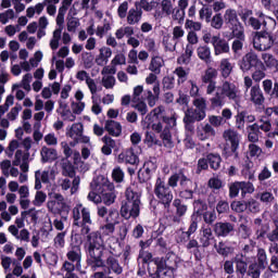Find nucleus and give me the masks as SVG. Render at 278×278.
I'll return each mask as SVG.
<instances>
[{
	"label": "nucleus",
	"mask_w": 278,
	"mask_h": 278,
	"mask_svg": "<svg viewBox=\"0 0 278 278\" xmlns=\"http://www.w3.org/2000/svg\"><path fill=\"white\" fill-rule=\"evenodd\" d=\"M87 266L93 271L91 278H114L110 275H123L118 256L105 250L100 232H91L85 242Z\"/></svg>",
	"instance_id": "nucleus-1"
},
{
	"label": "nucleus",
	"mask_w": 278,
	"mask_h": 278,
	"mask_svg": "<svg viewBox=\"0 0 278 278\" xmlns=\"http://www.w3.org/2000/svg\"><path fill=\"white\" fill-rule=\"evenodd\" d=\"M91 190L101 194V201L104 205H112L116 201V194H114V184L110 182L105 176L100 175L90 184Z\"/></svg>",
	"instance_id": "nucleus-2"
},
{
	"label": "nucleus",
	"mask_w": 278,
	"mask_h": 278,
	"mask_svg": "<svg viewBox=\"0 0 278 278\" xmlns=\"http://www.w3.org/2000/svg\"><path fill=\"white\" fill-rule=\"evenodd\" d=\"M225 99L238 101V86L236 84L224 81L222 86L217 87L216 94L211 99V103L215 108H223Z\"/></svg>",
	"instance_id": "nucleus-3"
},
{
	"label": "nucleus",
	"mask_w": 278,
	"mask_h": 278,
	"mask_svg": "<svg viewBox=\"0 0 278 278\" xmlns=\"http://www.w3.org/2000/svg\"><path fill=\"white\" fill-rule=\"evenodd\" d=\"M154 194L161 205L164 206L165 210H170V203H173V189L166 185V180L162 177H157L154 184Z\"/></svg>",
	"instance_id": "nucleus-4"
},
{
	"label": "nucleus",
	"mask_w": 278,
	"mask_h": 278,
	"mask_svg": "<svg viewBox=\"0 0 278 278\" xmlns=\"http://www.w3.org/2000/svg\"><path fill=\"white\" fill-rule=\"evenodd\" d=\"M222 163L223 157H220V154L214 152L207 153L205 157L198 160L197 175H201L202 170H207L208 168L219 170Z\"/></svg>",
	"instance_id": "nucleus-5"
},
{
	"label": "nucleus",
	"mask_w": 278,
	"mask_h": 278,
	"mask_svg": "<svg viewBox=\"0 0 278 278\" xmlns=\"http://www.w3.org/2000/svg\"><path fill=\"white\" fill-rule=\"evenodd\" d=\"M252 42L256 51H268L275 45V38L268 31L252 33Z\"/></svg>",
	"instance_id": "nucleus-6"
},
{
	"label": "nucleus",
	"mask_w": 278,
	"mask_h": 278,
	"mask_svg": "<svg viewBox=\"0 0 278 278\" xmlns=\"http://www.w3.org/2000/svg\"><path fill=\"white\" fill-rule=\"evenodd\" d=\"M224 20L229 29H231L232 36H235V38L242 39L244 28L242 27V23L238 20V13H236V10H226Z\"/></svg>",
	"instance_id": "nucleus-7"
},
{
	"label": "nucleus",
	"mask_w": 278,
	"mask_h": 278,
	"mask_svg": "<svg viewBox=\"0 0 278 278\" xmlns=\"http://www.w3.org/2000/svg\"><path fill=\"white\" fill-rule=\"evenodd\" d=\"M163 123H165V128L161 132V139L163 140V144L166 149H173L175 143H173V135L170 134V127H175L177 125V117L175 115L172 116H162Z\"/></svg>",
	"instance_id": "nucleus-8"
},
{
	"label": "nucleus",
	"mask_w": 278,
	"mask_h": 278,
	"mask_svg": "<svg viewBox=\"0 0 278 278\" xmlns=\"http://www.w3.org/2000/svg\"><path fill=\"white\" fill-rule=\"evenodd\" d=\"M151 278H173L175 277V267L166 261H162L157 267L152 269L149 274Z\"/></svg>",
	"instance_id": "nucleus-9"
},
{
	"label": "nucleus",
	"mask_w": 278,
	"mask_h": 278,
	"mask_svg": "<svg viewBox=\"0 0 278 278\" xmlns=\"http://www.w3.org/2000/svg\"><path fill=\"white\" fill-rule=\"evenodd\" d=\"M139 257L143 266H147L148 275L164 261V256L153 257V253L143 250L139 251Z\"/></svg>",
	"instance_id": "nucleus-10"
},
{
	"label": "nucleus",
	"mask_w": 278,
	"mask_h": 278,
	"mask_svg": "<svg viewBox=\"0 0 278 278\" xmlns=\"http://www.w3.org/2000/svg\"><path fill=\"white\" fill-rule=\"evenodd\" d=\"M121 214L124 218H138L140 216V203L124 200L122 202Z\"/></svg>",
	"instance_id": "nucleus-11"
},
{
	"label": "nucleus",
	"mask_w": 278,
	"mask_h": 278,
	"mask_svg": "<svg viewBox=\"0 0 278 278\" xmlns=\"http://www.w3.org/2000/svg\"><path fill=\"white\" fill-rule=\"evenodd\" d=\"M118 164H130V166H136L140 164V157L136 154L134 147L124 149L117 156Z\"/></svg>",
	"instance_id": "nucleus-12"
},
{
	"label": "nucleus",
	"mask_w": 278,
	"mask_h": 278,
	"mask_svg": "<svg viewBox=\"0 0 278 278\" xmlns=\"http://www.w3.org/2000/svg\"><path fill=\"white\" fill-rule=\"evenodd\" d=\"M197 229H199V224H197V215H191L188 230L181 231V233L177 238V243L188 244L193 233H197Z\"/></svg>",
	"instance_id": "nucleus-13"
},
{
	"label": "nucleus",
	"mask_w": 278,
	"mask_h": 278,
	"mask_svg": "<svg viewBox=\"0 0 278 278\" xmlns=\"http://www.w3.org/2000/svg\"><path fill=\"white\" fill-rule=\"evenodd\" d=\"M80 224L78 227H80V233L81 236H90V225H92V218L90 217V208L88 207H81L80 208Z\"/></svg>",
	"instance_id": "nucleus-14"
},
{
	"label": "nucleus",
	"mask_w": 278,
	"mask_h": 278,
	"mask_svg": "<svg viewBox=\"0 0 278 278\" xmlns=\"http://www.w3.org/2000/svg\"><path fill=\"white\" fill-rule=\"evenodd\" d=\"M206 116L205 111L199 109H188L185 112L184 123L185 125H192L194 123H201Z\"/></svg>",
	"instance_id": "nucleus-15"
},
{
	"label": "nucleus",
	"mask_w": 278,
	"mask_h": 278,
	"mask_svg": "<svg viewBox=\"0 0 278 278\" xmlns=\"http://www.w3.org/2000/svg\"><path fill=\"white\" fill-rule=\"evenodd\" d=\"M211 45H213L215 55L229 53V42L225 38H220V35L213 36Z\"/></svg>",
	"instance_id": "nucleus-16"
},
{
	"label": "nucleus",
	"mask_w": 278,
	"mask_h": 278,
	"mask_svg": "<svg viewBox=\"0 0 278 278\" xmlns=\"http://www.w3.org/2000/svg\"><path fill=\"white\" fill-rule=\"evenodd\" d=\"M47 207L52 214H68L71 206L66 202H55V200L48 201Z\"/></svg>",
	"instance_id": "nucleus-17"
},
{
	"label": "nucleus",
	"mask_w": 278,
	"mask_h": 278,
	"mask_svg": "<svg viewBox=\"0 0 278 278\" xmlns=\"http://www.w3.org/2000/svg\"><path fill=\"white\" fill-rule=\"evenodd\" d=\"M215 236L217 238H227L231 231H233V226L231 223H223V222H217L214 227H213Z\"/></svg>",
	"instance_id": "nucleus-18"
},
{
	"label": "nucleus",
	"mask_w": 278,
	"mask_h": 278,
	"mask_svg": "<svg viewBox=\"0 0 278 278\" xmlns=\"http://www.w3.org/2000/svg\"><path fill=\"white\" fill-rule=\"evenodd\" d=\"M104 129L108 131L109 136H112L113 138H118L121 134H123V126L119 122L114 119H106Z\"/></svg>",
	"instance_id": "nucleus-19"
},
{
	"label": "nucleus",
	"mask_w": 278,
	"mask_h": 278,
	"mask_svg": "<svg viewBox=\"0 0 278 278\" xmlns=\"http://www.w3.org/2000/svg\"><path fill=\"white\" fill-rule=\"evenodd\" d=\"M173 207L176 208V215L174 216L173 222L181 223V218H184V216H186V214L188 212V205L184 204L181 199L176 198L173 201Z\"/></svg>",
	"instance_id": "nucleus-20"
},
{
	"label": "nucleus",
	"mask_w": 278,
	"mask_h": 278,
	"mask_svg": "<svg viewBox=\"0 0 278 278\" xmlns=\"http://www.w3.org/2000/svg\"><path fill=\"white\" fill-rule=\"evenodd\" d=\"M206 212L207 203L204 200L198 199L193 201V213L191 216H197V225H199L201 216H203Z\"/></svg>",
	"instance_id": "nucleus-21"
},
{
	"label": "nucleus",
	"mask_w": 278,
	"mask_h": 278,
	"mask_svg": "<svg viewBox=\"0 0 278 278\" xmlns=\"http://www.w3.org/2000/svg\"><path fill=\"white\" fill-rule=\"evenodd\" d=\"M40 153L42 164H47V162H55V160H58V150L53 148L42 147Z\"/></svg>",
	"instance_id": "nucleus-22"
},
{
	"label": "nucleus",
	"mask_w": 278,
	"mask_h": 278,
	"mask_svg": "<svg viewBox=\"0 0 278 278\" xmlns=\"http://www.w3.org/2000/svg\"><path fill=\"white\" fill-rule=\"evenodd\" d=\"M66 257L68 262L79 264L81 262V248L68 245Z\"/></svg>",
	"instance_id": "nucleus-23"
},
{
	"label": "nucleus",
	"mask_w": 278,
	"mask_h": 278,
	"mask_svg": "<svg viewBox=\"0 0 278 278\" xmlns=\"http://www.w3.org/2000/svg\"><path fill=\"white\" fill-rule=\"evenodd\" d=\"M162 66H164V60L160 55H153L149 65V71L154 75L162 73Z\"/></svg>",
	"instance_id": "nucleus-24"
},
{
	"label": "nucleus",
	"mask_w": 278,
	"mask_h": 278,
	"mask_svg": "<svg viewBox=\"0 0 278 278\" xmlns=\"http://www.w3.org/2000/svg\"><path fill=\"white\" fill-rule=\"evenodd\" d=\"M224 138L226 142H230V147H233V149H236V147H240V137L237 131L232 129L225 130Z\"/></svg>",
	"instance_id": "nucleus-25"
},
{
	"label": "nucleus",
	"mask_w": 278,
	"mask_h": 278,
	"mask_svg": "<svg viewBox=\"0 0 278 278\" xmlns=\"http://www.w3.org/2000/svg\"><path fill=\"white\" fill-rule=\"evenodd\" d=\"M240 190H241V197H244V181H235L230 184L229 186L230 199H236V197L240 194Z\"/></svg>",
	"instance_id": "nucleus-26"
},
{
	"label": "nucleus",
	"mask_w": 278,
	"mask_h": 278,
	"mask_svg": "<svg viewBox=\"0 0 278 278\" xmlns=\"http://www.w3.org/2000/svg\"><path fill=\"white\" fill-rule=\"evenodd\" d=\"M198 58L205 62V64H210L212 62V50L207 46H200L197 49Z\"/></svg>",
	"instance_id": "nucleus-27"
},
{
	"label": "nucleus",
	"mask_w": 278,
	"mask_h": 278,
	"mask_svg": "<svg viewBox=\"0 0 278 278\" xmlns=\"http://www.w3.org/2000/svg\"><path fill=\"white\" fill-rule=\"evenodd\" d=\"M142 20V9H130L127 15L128 25H136Z\"/></svg>",
	"instance_id": "nucleus-28"
},
{
	"label": "nucleus",
	"mask_w": 278,
	"mask_h": 278,
	"mask_svg": "<svg viewBox=\"0 0 278 278\" xmlns=\"http://www.w3.org/2000/svg\"><path fill=\"white\" fill-rule=\"evenodd\" d=\"M215 249L218 255H222V257H229V255L233 253V248L224 241H219L218 244H215Z\"/></svg>",
	"instance_id": "nucleus-29"
},
{
	"label": "nucleus",
	"mask_w": 278,
	"mask_h": 278,
	"mask_svg": "<svg viewBox=\"0 0 278 278\" xmlns=\"http://www.w3.org/2000/svg\"><path fill=\"white\" fill-rule=\"evenodd\" d=\"M144 144H147V147L149 149L153 148V147H164V141H160L157 138H155V132L152 131H147L146 132V138H144Z\"/></svg>",
	"instance_id": "nucleus-30"
},
{
	"label": "nucleus",
	"mask_w": 278,
	"mask_h": 278,
	"mask_svg": "<svg viewBox=\"0 0 278 278\" xmlns=\"http://www.w3.org/2000/svg\"><path fill=\"white\" fill-rule=\"evenodd\" d=\"M211 240H214V233H212V228H204L202 230V237L200 238V243L203 249H207L210 247Z\"/></svg>",
	"instance_id": "nucleus-31"
},
{
	"label": "nucleus",
	"mask_w": 278,
	"mask_h": 278,
	"mask_svg": "<svg viewBox=\"0 0 278 278\" xmlns=\"http://www.w3.org/2000/svg\"><path fill=\"white\" fill-rule=\"evenodd\" d=\"M250 94L251 101H253V103H255L256 105H262L264 103V94L262 93V89H260V86L252 87Z\"/></svg>",
	"instance_id": "nucleus-32"
},
{
	"label": "nucleus",
	"mask_w": 278,
	"mask_h": 278,
	"mask_svg": "<svg viewBox=\"0 0 278 278\" xmlns=\"http://www.w3.org/2000/svg\"><path fill=\"white\" fill-rule=\"evenodd\" d=\"M248 140L253 144L260 141V126L257 124L248 127Z\"/></svg>",
	"instance_id": "nucleus-33"
},
{
	"label": "nucleus",
	"mask_w": 278,
	"mask_h": 278,
	"mask_svg": "<svg viewBox=\"0 0 278 278\" xmlns=\"http://www.w3.org/2000/svg\"><path fill=\"white\" fill-rule=\"evenodd\" d=\"M238 146H235L233 148V146H229V143H226L223 149L222 155L223 157H225V160H229V157L231 156H233L235 160H238Z\"/></svg>",
	"instance_id": "nucleus-34"
},
{
	"label": "nucleus",
	"mask_w": 278,
	"mask_h": 278,
	"mask_svg": "<svg viewBox=\"0 0 278 278\" xmlns=\"http://www.w3.org/2000/svg\"><path fill=\"white\" fill-rule=\"evenodd\" d=\"M192 53H194V47L187 45L185 53L178 58V64H190V60H192Z\"/></svg>",
	"instance_id": "nucleus-35"
},
{
	"label": "nucleus",
	"mask_w": 278,
	"mask_h": 278,
	"mask_svg": "<svg viewBox=\"0 0 278 278\" xmlns=\"http://www.w3.org/2000/svg\"><path fill=\"white\" fill-rule=\"evenodd\" d=\"M174 74L177 75V84L178 86H181V84H186L188 81V75H190V72L186 71L184 67L178 66L175 68Z\"/></svg>",
	"instance_id": "nucleus-36"
},
{
	"label": "nucleus",
	"mask_w": 278,
	"mask_h": 278,
	"mask_svg": "<svg viewBox=\"0 0 278 278\" xmlns=\"http://www.w3.org/2000/svg\"><path fill=\"white\" fill-rule=\"evenodd\" d=\"M216 77H218V71L214 67H208L202 76V81L203 84L213 83Z\"/></svg>",
	"instance_id": "nucleus-37"
},
{
	"label": "nucleus",
	"mask_w": 278,
	"mask_h": 278,
	"mask_svg": "<svg viewBox=\"0 0 278 278\" xmlns=\"http://www.w3.org/2000/svg\"><path fill=\"white\" fill-rule=\"evenodd\" d=\"M219 68L222 71V76L224 79H227L229 75H231V71L233 67H231V63L229 62V59H223L219 65Z\"/></svg>",
	"instance_id": "nucleus-38"
},
{
	"label": "nucleus",
	"mask_w": 278,
	"mask_h": 278,
	"mask_svg": "<svg viewBox=\"0 0 278 278\" xmlns=\"http://www.w3.org/2000/svg\"><path fill=\"white\" fill-rule=\"evenodd\" d=\"M245 58L250 66H254L255 68H264V63L257 59V54L250 52Z\"/></svg>",
	"instance_id": "nucleus-39"
},
{
	"label": "nucleus",
	"mask_w": 278,
	"mask_h": 278,
	"mask_svg": "<svg viewBox=\"0 0 278 278\" xmlns=\"http://www.w3.org/2000/svg\"><path fill=\"white\" fill-rule=\"evenodd\" d=\"M179 186L181 190H190V186H192V179H190L186 173L184 172V168H180V180Z\"/></svg>",
	"instance_id": "nucleus-40"
},
{
	"label": "nucleus",
	"mask_w": 278,
	"mask_h": 278,
	"mask_svg": "<svg viewBox=\"0 0 278 278\" xmlns=\"http://www.w3.org/2000/svg\"><path fill=\"white\" fill-rule=\"evenodd\" d=\"M81 60L85 68H92L94 66V54L92 52H83Z\"/></svg>",
	"instance_id": "nucleus-41"
},
{
	"label": "nucleus",
	"mask_w": 278,
	"mask_h": 278,
	"mask_svg": "<svg viewBox=\"0 0 278 278\" xmlns=\"http://www.w3.org/2000/svg\"><path fill=\"white\" fill-rule=\"evenodd\" d=\"M112 179L115 184H123V181H125V172H123L121 166H117L112 170Z\"/></svg>",
	"instance_id": "nucleus-42"
},
{
	"label": "nucleus",
	"mask_w": 278,
	"mask_h": 278,
	"mask_svg": "<svg viewBox=\"0 0 278 278\" xmlns=\"http://www.w3.org/2000/svg\"><path fill=\"white\" fill-rule=\"evenodd\" d=\"M81 204H78L73 208V225L74 227H79L81 225Z\"/></svg>",
	"instance_id": "nucleus-43"
},
{
	"label": "nucleus",
	"mask_w": 278,
	"mask_h": 278,
	"mask_svg": "<svg viewBox=\"0 0 278 278\" xmlns=\"http://www.w3.org/2000/svg\"><path fill=\"white\" fill-rule=\"evenodd\" d=\"M84 135V124L83 123H76L73 124L70 131L67 132V136L70 138H73V136H81Z\"/></svg>",
	"instance_id": "nucleus-44"
},
{
	"label": "nucleus",
	"mask_w": 278,
	"mask_h": 278,
	"mask_svg": "<svg viewBox=\"0 0 278 278\" xmlns=\"http://www.w3.org/2000/svg\"><path fill=\"white\" fill-rule=\"evenodd\" d=\"M233 262L236 264L237 273H240V275L244 276V254H237L233 258Z\"/></svg>",
	"instance_id": "nucleus-45"
},
{
	"label": "nucleus",
	"mask_w": 278,
	"mask_h": 278,
	"mask_svg": "<svg viewBox=\"0 0 278 278\" xmlns=\"http://www.w3.org/2000/svg\"><path fill=\"white\" fill-rule=\"evenodd\" d=\"M125 197L126 201L140 203V193L138 191H134L131 187L126 189Z\"/></svg>",
	"instance_id": "nucleus-46"
},
{
	"label": "nucleus",
	"mask_w": 278,
	"mask_h": 278,
	"mask_svg": "<svg viewBox=\"0 0 278 278\" xmlns=\"http://www.w3.org/2000/svg\"><path fill=\"white\" fill-rule=\"evenodd\" d=\"M257 262L260 268H266V266H268V256H266V251L264 249H258Z\"/></svg>",
	"instance_id": "nucleus-47"
},
{
	"label": "nucleus",
	"mask_w": 278,
	"mask_h": 278,
	"mask_svg": "<svg viewBox=\"0 0 278 278\" xmlns=\"http://www.w3.org/2000/svg\"><path fill=\"white\" fill-rule=\"evenodd\" d=\"M66 231L58 232V235L54 237V245L56 249H64L66 245Z\"/></svg>",
	"instance_id": "nucleus-48"
},
{
	"label": "nucleus",
	"mask_w": 278,
	"mask_h": 278,
	"mask_svg": "<svg viewBox=\"0 0 278 278\" xmlns=\"http://www.w3.org/2000/svg\"><path fill=\"white\" fill-rule=\"evenodd\" d=\"M180 177H181V169H179L178 173L173 174L168 178L166 186H168V188H173V189L177 188Z\"/></svg>",
	"instance_id": "nucleus-49"
},
{
	"label": "nucleus",
	"mask_w": 278,
	"mask_h": 278,
	"mask_svg": "<svg viewBox=\"0 0 278 278\" xmlns=\"http://www.w3.org/2000/svg\"><path fill=\"white\" fill-rule=\"evenodd\" d=\"M197 190V184L194 189H181L178 193L180 199L184 201H190L191 199H194V191Z\"/></svg>",
	"instance_id": "nucleus-50"
},
{
	"label": "nucleus",
	"mask_w": 278,
	"mask_h": 278,
	"mask_svg": "<svg viewBox=\"0 0 278 278\" xmlns=\"http://www.w3.org/2000/svg\"><path fill=\"white\" fill-rule=\"evenodd\" d=\"M203 25L201 24V22H194L192 20H186L185 23V28L186 29H190L191 31H201Z\"/></svg>",
	"instance_id": "nucleus-51"
},
{
	"label": "nucleus",
	"mask_w": 278,
	"mask_h": 278,
	"mask_svg": "<svg viewBox=\"0 0 278 278\" xmlns=\"http://www.w3.org/2000/svg\"><path fill=\"white\" fill-rule=\"evenodd\" d=\"M83 242L84 240L81 239V232H72L70 247H76L77 249H81Z\"/></svg>",
	"instance_id": "nucleus-52"
},
{
	"label": "nucleus",
	"mask_w": 278,
	"mask_h": 278,
	"mask_svg": "<svg viewBox=\"0 0 278 278\" xmlns=\"http://www.w3.org/2000/svg\"><path fill=\"white\" fill-rule=\"evenodd\" d=\"M45 201H47V193L43 191H37L35 194V201H33V205H35V207H40Z\"/></svg>",
	"instance_id": "nucleus-53"
},
{
	"label": "nucleus",
	"mask_w": 278,
	"mask_h": 278,
	"mask_svg": "<svg viewBox=\"0 0 278 278\" xmlns=\"http://www.w3.org/2000/svg\"><path fill=\"white\" fill-rule=\"evenodd\" d=\"M250 157H260L262 155V148L255 143H250L248 148Z\"/></svg>",
	"instance_id": "nucleus-54"
},
{
	"label": "nucleus",
	"mask_w": 278,
	"mask_h": 278,
	"mask_svg": "<svg viewBox=\"0 0 278 278\" xmlns=\"http://www.w3.org/2000/svg\"><path fill=\"white\" fill-rule=\"evenodd\" d=\"M162 84H163V90H173V88H175V77L164 76Z\"/></svg>",
	"instance_id": "nucleus-55"
},
{
	"label": "nucleus",
	"mask_w": 278,
	"mask_h": 278,
	"mask_svg": "<svg viewBox=\"0 0 278 278\" xmlns=\"http://www.w3.org/2000/svg\"><path fill=\"white\" fill-rule=\"evenodd\" d=\"M262 60L268 68H270V67L275 66V64H277V60H275V56L270 53H263Z\"/></svg>",
	"instance_id": "nucleus-56"
},
{
	"label": "nucleus",
	"mask_w": 278,
	"mask_h": 278,
	"mask_svg": "<svg viewBox=\"0 0 278 278\" xmlns=\"http://www.w3.org/2000/svg\"><path fill=\"white\" fill-rule=\"evenodd\" d=\"M143 168H149L155 173V170H157V157L150 156L149 160L143 163Z\"/></svg>",
	"instance_id": "nucleus-57"
},
{
	"label": "nucleus",
	"mask_w": 278,
	"mask_h": 278,
	"mask_svg": "<svg viewBox=\"0 0 278 278\" xmlns=\"http://www.w3.org/2000/svg\"><path fill=\"white\" fill-rule=\"evenodd\" d=\"M202 216L206 225H213L216 220V211H206Z\"/></svg>",
	"instance_id": "nucleus-58"
},
{
	"label": "nucleus",
	"mask_w": 278,
	"mask_h": 278,
	"mask_svg": "<svg viewBox=\"0 0 278 278\" xmlns=\"http://www.w3.org/2000/svg\"><path fill=\"white\" fill-rule=\"evenodd\" d=\"M193 105L195 110L200 112H205L207 110V103L205 102L204 98H197L193 100Z\"/></svg>",
	"instance_id": "nucleus-59"
},
{
	"label": "nucleus",
	"mask_w": 278,
	"mask_h": 278,
	"mask_svg": "<svg viewBox=\"0 0 278 278\" xmlns=\"http://www.w3.org/2000/svg\"><path fill=\"white\" fill-rule=\"evenodd\" d=\"M102 86L110 90L116 86V78L114 76H106L102 78Z\"/></svg>",
	"instance_id": "nucleus-60"
},
{
	"label": "nucleus",
	"mask_w": 278,
	"mask_h": 278,
	"mask_svg": "<svg viewBox=\"0 0 278 278\" xmlns=\"http://www.w3.org/2000/svg\"><path fill=\"white\" fill-rule=\"evenodd\" d=\"M79 26V20L77 17H70L67 20V31L75 33Z\"/></svg>",
	"instance_id": "nucleus-61"
},
{
	"label": "nucleus",
	"mask_w": 278,
	"mask_h": 278,
	"mask_svg": "<svg viewBox=\"0 0 278 278\" xmlns=\"http://www.w3.org/2000/svg\"><path fill=\"white\" fill-rule=\"evenodd\" d=\"M10 18H14V10L9 9L4 13H0V23H2V25H7Z\"/></svg>",
	"instance_id": "nucleus-62"
},
{
	"label": "nucleus",
	"mask_w": 278,
	"mask_h": 278,
	"mask_svg": "<svg viewBox=\"0 0 278 278\" xmlns=\"http://www.w3.org/2000/svg\"><path fill=\"white\" fill-rule=\"evenodd\" d=\"M216 212L218 214H227L229 212V202L220 200L216 205Z\"/></svg>",
	"instance_id": "nucleus-63"
},
{
	"label": "nucleus",
	"mask_w": 278,
	"mask_h": 278,
	"mask_svg": "<svg viewBox=\"0 0 278 278\" xmlns=\"http://www.w3.org/2000/svg\"><path fill=\"white\" fill-rule=\"evenodd\" d=\"M211 26L214 27V29H220L223 27V16L220 13H217L213 16Z\"/></svg>",
	"instance_id": "nucleus-64"
}]
</instances>
